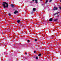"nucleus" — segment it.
Here are the masks:
<instances>
[{
    "label": "nucleus",
    "mask_w": 61,
    "mask_h": 61,
    "mask_svg": "<svg viewBox=\"0 0 61 61\" xmlns=\"http://www.w3.org/2000/svg\"><path fill=\"white\" fill-rule=\"evenodd\" d=\"M47 2H48V0H46V2L45 3L47 4Z\"/></svg>",
    "instance_id": "nucleus-9"
},
{
    "label": "nucleus",
    "mask_w": 61,
    "mask_h": 61,
    "mask_svg": "<svg viewBox=\"0 0 61 61\" xmlns=\"http://www.w3.org/2000/svg\"><path fill=\"white\" fill-rule=\"evenodd\" d=\"M35 41H36H36H37V40L36 39H35Z\"/></svg>",
    "instance_id": "nucleus-15"
},
{
    "label": "nucleus",
    "mask_w": 61,
    "mask_h": 61,
    "mask_svg": "<svg viewBox=\"0 0 61 61\" xmlns=\"http://www.w3.org/2000/svg\"><path fill=\"white\" fill-rule=\"evenodd\" d=\"M58 8L56 7H54L53 9V10H56Z\"/></svg>",
    "instance_id": "nucleus-2"
},
{
    "label": "nucleus",
    "mask_w": 61,
    "mask_h": 61,
    "mask_svg": "<svg viewBox=\"0 0 61 61\" xmlns=\"http://www.w3.org/2000/svg\"><path fill=\"white\" fill-rule=\"evenodd\" d=\"M9 15H11V14H9Z\"/></svg>",
    "instance_id": "nucleus-19"
},
{
    "label": "nucleus",
    "mask_w": 61,
    "mask_h": 61,
    "mask_svg": "<svg viewBox=\"0 0 61 61\" xmlns=\"http://www.w3.org/2000/svg\"><path fill=\"white\" fill-rule=\"evenodd\" d=\"M59 8H60V9L61 10V7H60Z\"/></svg>",
    "instance_id": "nucleus-16"
},
{
    "label": "nucleus",
    "mask_w": 61,
    "mask_h": 61,
    "mask_svg": "<svg viewBox=\"0 0 61 61\" xmlns=\"http://www.w3.org/2000/svg\"><path fill=\"white\" fill-rule=\"evenodd\" d=\"M54 21H57V19H55L54 20Z\"/></svg>",
    "instance_id": "nucleus-12"
},
{
    "label": "nucleus",
    "mask_w": 61,
    "mask_h": 61,
    "mask_svg": "<svg viewBox=\"0 0 61 61\" xmlns=\"http://www.w3.org/2000/svg\"><path fill=\"white\" fill-rule=\"evenodd\" d=\"M29 42H30V41H29V40H28V42L29 43Z\"/></svg>",
    "instance_id": "nucleus-17"
},
{
    "label": "nucleus",
    "mask_w": 61,
    "mask_h": 61,
    "mask_svg": "<svg viewBox=\"0 0 61 61\" xmlns=\"http://www.w3.org/2000/svg\"><path fill=\"white\" fill-rule=\"evenodd\" d=\"M36 59H38V57H36Z\"/></svg>",
    "instance_id": "nucleus-13"
},
{
    "label": "nucleus",
    "mask_w": 61,
    "mask_h": 61,
    "mask_svg": "<svg viewBox=\"0 0 61 61\" xmlns=\"http://www.w3.org/2000/svg\"><path fill=\"white\" fill-rule=\"evenodd\" d=\"M38 0H35V2L36 3H38Z\"/></svg>",
    "instance_id": "nucleus-5"
},
{
    "label": "nucleus",
    "mask_w": 61,
    "mask_h": 61,
    "mask_svg": "<svg viewBox=\"0 0 61 61\" xmlns=\"http://www.w3.org/2000/svg\"><path fill=\"white\" fill-rule=\"evenodd\" d=\"M52 0H50L49 1V2H51V1H52Z\"/></svg>",
    "instance_id": "nucleus-14"
},
{
    "label": "nucleus",
    "mask_w": 61,
    "mask_h": 61,
    "mask_svg": "<svg viewBox=\"0 0 61 61\" xmlns=\"http://www.w3.org/2000/svg\"><path fill=\"white\" fill-rule=\"evenodd\" d=\"M32 14V13H33V12H31Z\"/></svg>",
    "instance_id": "nucleus-22"
},
{
    "label": "nucleus",
    "mask_w": 61,
    "mask_h": 61,
    "mask_svg": "<svg viewBox=\"0 0 61 61\" xmlns=\"http://www.w3.org/2000/svg\"><path fill=\"white\" fill-rule=\"evenodd\" d=\"M58 14V13H55L54 14V15H56V14Z\"/></svg>",
    "instance_id": "nucleus-10"
},
{
    "label": "nucleus",
    "mask_w": 61,
    "mask_h": 61,
    "mask_svg": "<svg viewBox=\"0 0 61 61\" xmlns=\"http://www.w3.org/2000/svg\"><path fill=\"white\" fill-rule=\"evenodd\" d=\"M33 10L34 11H36V8H34L33 9Z\"/></svg>",
    "instance_id": "nucleus-6"
},
{
    "label": "nucleus",
    "mask_w": 61,
    "mask_h": 61,
    "mask_svg": "<svg viewBox=\"0 0 61 61\" xmlns=\"http://www.w3.org/2000/svg\"><path fill=\"white\" fill-rule=\"evenodd\" d=\"M2 5L4 8H5L6 7L7 8L8 7V4L5 2H3V4Z\"/></svg>",
    "instance_id": "nucleus-1"
},
{
    "label": "nucleus",
    "mask_w": 61,
    "mask_h": 61,
    "mask_svg": "<svg viewBox=\"0 0 61 61\" xmlns=\"http://www.w3.org/2000/svg\"><path fill=\"white\" fill-rule=\"evenodd\" d=\"M18 13V11H17L16 10H15V12H14V14H15L17 13Z\"/></svg>",
    "instance_id": "nucleus-3"
},
{
    "label": "nucleus",
    "mask_w": 61,
    "mask_h": 61,
    "mask_svg": "<svg viewBox=\"0 0 61 61\" xmlns=\"http://www.w3.org/2000/svg\"><path fill=\"white\" fill-rule=\"evenodd\" d=\"M25 55H27V53H26V52H25Z\"/></svg>",
    "instance_id": "nucleus-20"
},
{
    "label": "nucleus",
    "mask_w": 61,
    "mask_h": 61,
    "mask_svg": "<svg viewBox=\"0 0 61 61\" xmlns=\"http://www.w3.org/2000/svg\"><path fill=\"white\" fill-rule=\"evenodd\" d=\"M34 52L35 53H36V51H34Z\"/></svg>",
    "instance_id": "nucleus-18"
},
{
    "label": "nucleus",
    "mask_w": 61,
    "mask_h": 61,
    "mask_svg": "<svg viewBox=\"0 0 61 61\" xmlns=\"http://www.w3.org/2000/svg\"><path fill=\"white\" fill-rule=\"evenodd\" d=\"M32 1L34 2V1H35V0H32Z\"/></svg>",
    "instance_id": "nucleus-21"
},
{
    "label": "nucleus",
    "mask_w": 61,
    "mask_h": 61,
    "mask_svg": "<svg viewBox=\"0 0 61 61\" xmlns=\"http://www.w3.org/2000/svg\"><path fill=\"white\" fill-rule=\"evenodd\" d=\"M11 6L12 7H13L14 6V5L13 4H11Z\"/></svg>",
    "instance_id": "nucleus-7"
},
{
    "label": "nucleus",
    "mask_w": 61,
    "mask_h": 61,
    "mask_svg": "<svg viewBox=\"0 0 61 61\" xmlns=\"http://www.w3.org/2000/svg\"><path fill=\"white\" fill-rule=\"evenodd\" d=\"M41 54L40 53L39 54L38 56H41Z\"/></svg>",
    "instance_id": "nucleus-8"
},
{
    "label": "nucleus",
    "mask_w": 61,
    "mask_h": 61,
    "mask_svg": "<svg viewBox=\"0 0 61 61\" xmlns=\"http://www.w3.org/2000/svg\"><path fill=\"white\" fill-rule=\"evenodd\" d=\"M20 22V20H18L17 21V22L18 23H19V22Z\"/></svg>",
    "instance_id": "nucleus-11"
},
{
    "label": "nucleus",
    "mask_w": 61,
    "mask_h": 61,
    "mask_svg": "<svg viewBox=\"0 0 61 61\" xmlns=\"http://www.w3.org/2000/svg\"><path fill=\"white\" fill-rule=\"evenodd\" d=\"M58 17H59V15H58Z\"/></svg>",
    "instance_id": "nucleus-23"
},
{
    "label": "nucleus",
    "mask_w": 61,
    "mask_h": 61,
    "mask_svg": "<svg viewBox=\"0 0 61 61\" xmlns=\"http://www.w3.org/2000/svg\"><path fill=\"white\" fill-rule=\"evenodd\" d=\"M53 20V19H52V18H51L49 20L50 21H52Z\"/></svg>",
    "instance_id": "nucleus-4"
}]
</instances>
